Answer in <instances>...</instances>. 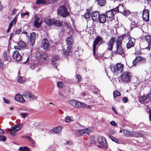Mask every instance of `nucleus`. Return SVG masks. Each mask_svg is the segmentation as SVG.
I'll return each instance as SVG.
<instances>
[{
	"instance_id": "412c9836",
	"label": "nucleus",
	"mask_w": 151,
	"mask_h": 151,
	"mask_svg": "<svg viewBox=\"0 0 151 151\" xmlns=\"http://www.w3.org/2000/svg\"><path fill=\"white\" fill-rule=\"evenodd\" d=\"M15 99L16 101L21 103H24L25 102V100L22 96L19 94H17L15 96Z\"/></svg>"
},
{
	"instance_id": "e433bc0d",
	"label": "nucleus",
	"mask_w": 151,
	"mask_h": 151,
	"mask_svg": "<svg viewBox=\"0 0 151 151\" xmlns=\"http://www.w3.org/2000/svg\"><path fill=\"white\" fill-rule=\"evenodd\" d=\"M121 94L120 93L119 91H114L113 92L114 97L115 98L116 97L120 96Z\"/></svg>"
},
{
	"instance_id": "4be33fe9",
	"label": "nucleus",
	"mask_w": 151,
	"mask_h": 151,
	"mask_svg": "<svg viewBox=\"0 0 151 151\" xmlns=\"http://www.w3.org/2000/svg\"><path fill=\"white\" fill-rule=\"evenodd\" d=\"M2 58L4 61H8L10 59L8 51H4L3 53Z\"/></svg>"
},
{
	"instance_id": "a19ab883",
	"label": "nucleus",
	"mask_w": 151,
	"mask_h": 151,
	"mask_svg": "<svg viewBox=\"0 0 151 151\" xmlns=\"http://www.w3.org/2000/svg\"><path fill=\"white\" fill-rule=\"evenodd\" d=\"M36 3L37 4H45L46 3V1L45 0H37Z\"/></svg>"
},
{
	"instance_id": "e2e57ef3",
	"label": "nucleus",
	"mask_w": 151,
	"mask_h": 151,
	"mask_svg": "<svg viewBox=\"0 0 151 151\" xmlns=\"http://www.w3.org/2000/svg\"><path fill=\"white\" fill-rule=\"evenodd\" d=\"M22 32V30L21 29H19L17 30L16 31L15 33V34H19V33H20Z\"/></svg>"
},
{
	"instance_id": "72a5a7b5",
	"label": "nucleus",
	"mask_w": 151,
	"mask_h": 151,
	"mask_svg": "<svg viewBox=\"0 0 151 151\" xmlns=\"http://www.w3.org/2000/svg\"><path fill=\"white\" fill-rule=\"evenodd\" d=\"M18 45L19 47L21 48H24L26 46L25 43L21 41H20L19 42Z\"/></svg>"
},
{
	"instance_id": "de8ad7c7",
	"label": "nucleus",
	"mask_w": 151,
	"mask_h": 151,
	"mask_svg": "<svg viewBox=\"0 0 151 151\" xmlns=\"http://www.w3.org/2000/svg\"><path fill=\"white\" fill-rule=\"evenodd\" d=\"M18 81L20 83H22L25 82V80L22 77H20L18 78Z\"/></svg>"
},
{
	"instance_id": "c756f323",
	"label": "nucleus",
	"mask_w": 151,
	"mask_h": 151,
	"mask_svg": "<svg viewBox=\"0 0 151 151\" xmlns=\"http://www.w3.org/2000/svg\"><path fill=\"white\" fill-rule=\"evenodd\" d=\"M46 23L49 26H50L52 24H54V19H50L48 18L45 20Z\"/></svg>"
},
{
	"instance_id": "3c124183",
	"label": "nucleus",
	"mask_w": 151,
	"mask_h": 151,
	"mask_svg": "<svg viewBox=\"0 0 151 151\" xmlns=\"http://www.w3.org/2000/svg\"><path fill=\"white\" fill-rule=\"evenodd\" d=\"M3 99L4 102V103L7 104H9L10 103L11 101H10L6 99L5 97H4Z\"/></svg>"
},
{
	"instance_id": "13d9d810",
	"label": "nucleus",
	"mask_w": 151,
	"mask_h": 151,
	"mask_svg": "<svg viewBox=\"0 0 151 151\" xmlns=\"http://www.w3.org/2000/svg\"><path fill=\"white\" fill-rule=\"evenodd\" d=\"M111 124L113 126H116L117 124L114 121H112L110 122Z\"/></svg>"
},
{
	"instance_id": "8fccbe9b",
	"label": "nucleus",
	"mask_w": 151,
	"mask_h": 151,
	"mask_svg": "<svg viewBox=\"0 0 151 151\" xmlns=\"http://www.w3.org/2000/svg\"><path fill=\"white\" fill-rule=\"evenodd\" d=\"M111 10L112 11H113V12H115V13H116V12H119L118 6L114 9H111Z\"/></svg>"
},
{
	"instance_id": "09e8293b",
	"label": "nucleus",
	"mask_w": 151,
	"mask_h": 151,
	"mask_svg": "<svg viewBox=\"0 0 151 151\" xmlns=\"http://www.w3.org/2000/svg\"><path fill=\"white\" fill-rule=\"evenodd\" d=\"M139 61H137V58L133 61V65L134 66H135Z\"/></svg>"
},
{
	"instance_id": "f3484780",
	"label": "nucleus",
	"mask_w": 151,
	"mask_h": 151,
	"mask_svg": "<svg viewBox=\"0 0 151 151\" xmlns=\"http://www.w3.org/2000/svg\"><path fill=\"white\" fill-rule=\"evenodd\" d=\"M105 15L107 18L111 19V20L114 18V13L111 10L106 12Z\"/></svg>"
},
{
	"instance_id": "aec40b11",
	"label": "nucleus",
	"mask_w": 151,
	"mask_h": 151,
	"mask_svg": "<svg viewBox=\"0 0 151 151\" xmlns=\"http://www.w3.org/2000/svg\"><path fill=\"white\" fill-rule=\"evenodd\" d=\"M62 129V127L60 126L55 127L51 130V132L53 134H59L61 132Z\"/></svg>"
},
{
	"instance_id": "7c9ffc66",
	"label": "nucleus",
	"mask_w": 151,
	"mask_h": 151,
	"mask_svg": "<svg viewBox=\"0 0 151 151\" xmlns=\"http://www.w3.org/2000/svg\"><path fill=\"white\" fill-rule=\"evenodd\" d=\"M118 8L119 12L122 14L125 9V7L124 6V5L123 4L120 5L118 6Z\"/></svg>"
},
{
	"instance_id": "7ed1b4c3",
	"label": "nucleus",
	"mask_w": 151,
	"mask_h": 151,
	"mask_svg": "<svg viewBox=\"0 0 151 151\" xmlns=\"http://www.w3.org/2000/svg\"><path fill=\"white\" fill-rule=\"evenodd\" d=\"M139 101L142 103H147L151 101V88L150 93L146 96H140L139 98Z\"/></svg>"
},
{
	"instance_id": "49530a36",
	"label": "nucleus",
	"mask_w": 151,
	"mask_h": 151,
	"mask_svg": "<svg viewBox=\"0 0 151 151\" xmlns=\"http://www.w3.org/2000/svg\"><path fill=\"white\" fill-rule=\"evenodd\" d=\"M130 14V12L128 10H124V12L122 13V14L126 16H127Z\"/></svg>"
},
{
	"instance_id": "c03bdc74",
	"label": "nucleus",
	"mask_w": 151,
	"mask_h": 151,
	"mask_svg": "<svg viewBox=\"0 0 151 151\" xmlns=\"http://www.w3.org/2000/svg\"><path fill=\"white\" fill-rule=\"evenodd\" d=\"M109 137L110 138V139L112 140L113 141H114V142H118V140L115 138L113 136H112L111 135H109Z\"/></svg>"
},
{
	"instance_id": "1a4fd4ad",
	"label": "nucleus",
	"mask_w": 151,
	"mask_h": 151,
	"mask_svg": "<svg viewBox=\"0 0 151 151\" xmlns=\"http://www.w3.org/2000/svg\"><path fill=\"white\" fill-rule=\"evenodd\" d=\"M12 56V58L17 61H19L22 60L21 56L17 51H15L13 52Z\"/></svg>"
},
{
	"instance_id": "ddd939ff",
	"label": "nucleus",
	"mask_w": 151,
	"mask_h": 151,
	"mask_svg": "<svg viewBox=\"0 0 151 151\" xmlns=\"http://www.w3.org/2000/svg\"><path fill=\"white\" fill-rule=\"evenodd\" d=\"M21 125L19 124L16 125L13 127H12L11 129V134L12 135H14L15 132L20 129Z\"/></svg>"
},
{
	"instance_id": "69168bd1",
	"label": "nucleus",
	"mask_w": 151,
	"mask_h": 151,
	"mask_svg": "<svg viewBox=\"0 0 151 151\" xmlns=\"http://www.w3.org/2000/svg\"><path fill=\"white\" fill-rule=\"evenodd\" d=\"M149 119L150 121H151V110H149Z\"/></svg>"
},
{
	"instance_id": "0e129e2a",
	"label": "nucleus",
	"mask_w": 151,
	"mask_h": 151,
	"mask_svg": "<svg viewBox=\"0 0 151 151\" xmlns=\"http://www.w3.org/2000/svg\"><path fill=\"white\" fill-rule=\"evenodd\" d=\"M17 11V10L16 9H14L12 11V15H14L16 13V12Z\"/></svg>"
},
{
	"instance_id": "c9c22d12",
	"label": "nucleus",
	"mask_w": 151,
	"mask_h": 151,
	"mask_svg": "<svg viewBox=\"0 0 151 151\" xmlns=\"http://www.w3.org/2000/svg\"><path fill=\"white\" fill-rule=\"evenodd\" d=\"M137 61H139L142 63H145L146 60L145 58L141 56H138L137 57Z\"/></svg>"
},
{
	"instance_id": "c85d7f7f",
	"label": "nucleus",
	"mask_w": 151,
	"mask_h": 151,
	"mask_svg": "<svg viewBox=\"0 0 151 151\" xmlns=\"http://www.w3.org/2000/svg\"><path fill=\"white\" fill-rule=\"evenodd\" d=\"M124 134L127 137H129L132 136L133 131H129V130L124 129L123 131Z\"/></svg>"
},
{
	"instance_id": "f704fd0d",
	"label": "nucleus",
	"mask_w": 151,
	"mask_h": 151,
	"mask_svg": "<svg viewBox=\"0 0 151 151\" xmlns=\"http://www.w3.org/2000/svg\"><path fill=\"white\" fill-rule=\"evenodd\" d=\"M71 48H69L67 47V50H64L63 52L65 55V56H67L70 53V49Z\"/></svg>"
},
{
	"instance_id": "774afa93",
	"label": "nucleus",
	"mask_w": 151,
	"mask_h": 151,
	"mask_svg": "<svg viewBox=\"0 0 151 151\" xmlns=\"http://www.w3.org/2000/svg\"><path fill=\"white\" fill-rule=\"evenodd\" d=\"M14 23L13 22V21H11L10 23L9 27L11 28V27H12V26L13 25V24Z\"/></svg>"
},
{
	"instance_id": "a878e982",
	"label": "nucleus",
	"mask_w": 151,
	"mask_h": 151,
	"mask_svg": "<svg viewBox=\"0 0 151 151\" xmlns=\"http://www.w3.org/2000/svg\"><path fill=\"white\" fill-rule=\"evenodd\" d=\"M91 131V130L90 129L87 128L79 130V132L80 134L82 135L85 134H88Z\"/></svg>"
},
{
	"instance_id": "6e6d98bb",
	"label": "nucleus",
	"mask_w": 151,
	"mask_h": 151,
	"mask_svg": "<svg viewBox=\"0 0 151 151\" xmlns=\"http://www.w3.org/2000/svg\"><path fill=\"white\" fill-rule=\"evenodd\" d=\"M76 78L78 81H81L82 78L80 74H78L76 76Z\"/></svg>"
},
{
	"instance_id": "f257e3e1",
	"label": "nucleus",
	"mask_w": 151,
	"mask_h": 151,
	"mask_svg": "<svg viewBox=\"0 0 151 151\" xmlns=\"http://www.w3.org/2000/svg\"><path fill=\"white\" fill-rule=\"evenodd\" d=\"M122 35L119 37L116 40V53H117L120 55L124 54V52L122 46V40L124 37Z\"/></svg>"
},
{
	"instance_id": "6ab92c4d",
	"label": "nucleus",
	"mask_w": 151,
	"mask_h": 151,
	"mask_svg": "<svg viewBox=\"0 0 151 151\" xmlns=\"http://www.w3.org/2000/svg\"><path fill=\"white\" fill-rule=\"evenodd\" d=\"M68 47L71 48L73 44V39L71 37H68L66 40Z\"/></svg>"
},
{
	"instance_id": "39448f33",
	"label": "nucleus",
	"mask_w": 151,
	"mask_h": 151,
	"mask_svg": "<svg viewBox=\"0 0 151 151\" xmlns=\"http://www.w3.org/2000/svg\"><path fill=\"white\" fill-rule=\"evenodd\" d=\"M103 41L102 38L100 37H98L94 41L93 44V55L94 56L96 55V47L98 44L100 42H101Z\"/></svg>"
},
{
	"instance_id": "052dcab7",
	"label": "nucleus",
	"mask_w": 151,
	"mask_h": 151,
	"mask_svg": "<svg viewBox=\"0 0 151 151\" xmlns=\"http://www.w3.org/2000/svg\"><path fill=\"white\" fill-rule=\"evenodd\" d=\"M133 23V24L132 23V24H131L130 26L131 28L134 27L136 26V25L137 24V23L135 21Z\"/></svg>"
},
{
	"instance_id": "9d476101",
	"label": "nucleus",
	"mask_w": 151,
	"mask_h": 151,
	"mask_svg": "<svg viewBox=\"0 0 151 151\" xmlns=\"http://www.w3.org/2000/svg\"><path fill=\"white\" fill-rule=\"evenodd\" d=\"M100 15L99 13L97 11L94 12L92 13L91 16L92 20L94 22H98Z\"/></svg>"
},
{
	"instance_id": "bf43d9fd",
	"label": "nucleus",
	"mask_w": 151,
	"mask_h": 151,
	"mask_svg": "<svg viewBox=\"0 0 151 151\" xmlns=\"http://www.w3.org/2000/svg\"><path fill=\"white\" fill-rule=\"evenodd\" d=\"M128 99L126 97H124L123 98V101L124 103H126L128 102Z\"/></svg>"
},
{
	"instance_id": "864d4df0",
	"label": "nucleus",
	"mask_w": 151,
	"mask_h": 151,
	"mask_svg": "<svg viewBox=\"0 0 151 151\" xmlns=\"http://www.w3.org/2000/svg\"><path fill=\"white\" fill-rule=\"evenodd\" d=\"M0 140L2 141H5L6 140V138L3 135H1L0 136Z\"/></svg>"
},
{
	"instance_id": "338daca9",
	"label": "nucleus",
	"mask_w": 151,
	"mask_h": 151,
	"mask_svg": "<svg viewBox=\"0 0 151 151\" xmlns=\"http://www.w3.org/2000/svg\"><path fill=\"white\" fill-rule=\"evenodd\" d=\"M71 143H72V142L71 141H67L65 142V145H67L69 144H70V145H71Z\"/></svg>"
},
{
	"instance_id": "bb28decb",
	"label": "nucleus",
	"mask_w": 151,
	"mask_h": 151,
	"mask_svg": "<svg viewBox=\"0 0 151 151\" xmlns=\"http://www.w3.org/2000/svg\"><path fill=\"white\" fill-rule=\"evenodd\" d=\"M145 40L148 43V46L147 47V49L150 50L149 46L151 44V36L149 35L146 36L145 37Z\"/></svg>"
},
{
	"instance_id": "20e7f679",
	"label": "nucleus",
	"mask_w": 151,
	"mask_h": 151,
	"mask_svg": "<svg viewBox=\"0 0 151 151\" xmlns=\"http://www.w3.org/2000/svg\"><path fill=\"white\" fill-rule=\"evenodd\" d=\"M58 13L63 17H66L69 15L68 12L66 7L63 6H60L58 10Z\"/></svg>"
},
{
	"instance_id": "58836bf2",
	"label": "nucleus",
	"mask_w": 151,
	"mask_h": 151,
	"mask_svg": "<svg viewBox=\"0 0 151 151\" xmlns=\"http://www.w3.org/2000/svg\"><path fill=\"white\" fill-rule=\"evenodd\" d=\"M53 24L56 25L58 26H60L62 25V23L59 20H54V22Z\"/></svg>"
},
{
	"instance_id": "423d86ee",
	"label": "nucleus",
	"mask_w": 151,
	"mask_h": 151,
	"mask_svg": "<svg viewBox=\"0 0 151 151\" xmlns=\"http://www.w3.org/2000/svg\"><path fill=\"white\" fill-rule=\"evenodd\" d=\"M23 95L26 99L33 100L37 98L29 91H24L23 92Z\"/></svg>"
},
{
	"instance_id": "393cba45",
	"label": "nucleus",
	"mask_w": 151,
	"mask_h": 151,
	"mask_svg": "<svg viewBox=\"0 0 151 151\" xmlns=\"http://www.w3.org/2000/svg\"><path fill=\"white\" fill-rule=\"evenodd\" d=\"M106 20V16L105 15L103 14L100 15L98 19V21L100 23H104Z\"/></svg>"
},
{
	"instance_id": "b1692460",
	"label": "nucleus",
	"mask_w": 151,
	"mask_h": 151,
	"mask_svg": "<svg viewBox=\"0 0 151 151\" xmlns=\"http://www.w3.org/2000/svg\"><path fill=\"white\" fill-rule=\"evenodd\" d=\"M30 37L31 44L33 45L35 43V40L36 37L35 34L34 32H32L30 35Z\"/></svg>"
},
{
	"instance_id": "f8f14e48",
	"label": "nucleus",
	"mask_w": 151,
	"mask_h": 151,
	"mask_svg": "<svg viewBox=\"0 0 151 151\" xmlns=\"http://www.w3.org/2000/svg\"><path fill=\"white\" fill-rule=\"evenodd\" d=\"M50 45V43L47 39L45 38L42 40L41 47L43 49H47L49 47Z\"/></svg>"
},
{
	"instance_id": "680f3d73",
	"label": "nucleus",
	"mask_w": 151,
	"mask_h": 151,
	"mask_svg": "<svg viewBox=\"0 0 151 151\" xmlns=\"http://www.w3.org/2000/svg\"><path fill=\"white\" fill-rule=\"evenodd\" d=\"M17 16H16L13 19V20L12 21H13V22L14 23V24L16 23V21L17 19Z\"/></svg>"
},
{
	"instance_id": "9b49d317",
	"label": "nucleus",
	"mask_w": 151,
	"mask_h": 151,
	"mask_svg": "<svg viewBox=\"0 0 151 151\" xmlns=\"http://www.w3.org/2000/svg\"><path fill=\"white\" fill-rule=\"evenodd\" d=\"M70 103L73 106L76 108H81V102L76 100L72 99L70 101Z\"/></svg>"
},
{
	"instance_id": "473e14b6",
	"label": "nucleus",
	"mask_w": 151,
	"mask_h": 151,
	"mask_svg": "<svg viewBox=\"0 0 151 151\" xmlns=\"http://www.w3.org/2000/svg\"><path fill=\"white\" fill-rule=\"evenodd\" d=\"M59 58V57L58 55L54 56L52 59V63L53 65H55V61L58 60Z\"/></svg>"
},
{
	"instance_id": "79ce46f5",
	"label": "nucleus",
	"mask_w": 151,
	"mask_h": 151,
	"mask_svg": "<svg viewBox=\"0 0 151 151\" xmlns=\"http://www.w3.org/2000/svg\"><path fill=\"white\" fill-rule=\"evenodd\" d=\"M98 4L101 6H103L106 3L105 0H100L98 1Z\"/></svg>"
},
{
	"instance_id": "f03ea898",
	"label": "nucleus",
	"mask_w": 151,
	"mask_h": 151,
	"mask_svg": "<svg viewBox=\"0 0 151 151\" xmlns=\"http://www.w3.org/2000/svg\"><path fill=\"white\" fill-rule=\"evenodd\" d=\"M124 65L121 63H117L115 65L111 66V70L114 75H118L123 71Z\"/></svg>"
},
{
	"instance_id": "ea45409f",
	"label": "nucleus",
	"mask_w": 151,
	"mask_h": 151,
	"mask_svg": "<svg viewBox=\"0 0 151 151\" xmlns=\"http://www.w3.org/2000/svg\"><path fill=\"white\" fill-rule=\"evenodd\" d=\"M81 108L83 107H85L88 109H90L91 108V106L88 105H87L84 103L81 102Z\"/></svg>"
},
{
	"instance_id": "4c0bfd02",
	"label": "nucleus",
	"mask_w": 151,
	"mask_h": 151,
	"mask_svg": "<svg viewBox=\"0 0 151 151\" xmlns=\"http://www.w3.org/2000/svg\"><path fill=\"white\" fill-rule=\"evenodd\" d=\"M90 16V10H88L87 11L86 13L84 14V17L86 19H88Z\"/></svg>"
},
{
	"instance_id": "4d7b16f0",
	"label": "nucleus",
	"mask_w": 151,
	"mask_h": 151,
	"mask_svg": "<svg viewBox=\"0 0 151 151\" xmlns=\"http://www.w3.org/2000/svg\"><path fill=\"white\" fill-rule=\"evenodd\" d=\"M63 83L61 82H59L57 83V86L59 88H62L63 86Z\"/></svg>"
},
{
	"instance_id": "a18cd8bd",
	"label": "nucleus",
	"mask_w": 151,
	"mask_h": 151,
	"mask_svg": "<svg viewBox=\"0 0 151 151\" xmlns=\"http://www.w3.org/2000/svg\"><path fill=\"white\" fill-rule=\"evenodd\" d=\"M133 83L138 85L139 83V81L138 80V78L137 77L134 78L133 80Z\"/></svg>"
},
{
	"instance_id": "dca6fc26",
	"label": "nucleus",
	"mask_w": 151,
	"mask_h": 151,
	"mask_svg": "<svg viewBox=\"0 0 151 151\" xmlns=\"http://www.w3.org/2000/svg\"><path fill=\"white\" fill-rule=\"evenodd\" d=\"M149 12L147 9H145L143 11V18L144 20L148 21L149 20Z\"/></svg>"
},
{
	"instance_id": "2eb2a0df",
	"label": "nucleus",
	"mask_w": 151,
	"mask_h": 151,
	"mask_svg": "<svg viewBox=\"0 0 151 151\" xmlns=\"http://www.w3.org/2000/svg\"><path fill=\"white\" fill-rule=\"evenodd\" d=\"M98 142L101 145L104 146H106L107 143L105 137H100L98 139Z\"/></svg>"
},
{
	"instance_id": "0eeeda50",
	"label": "nucleus",
	"mask_w": 151,
	"mask_h": 151,
	"mask_svg": "<svg viewBox=\"0 0 151 151\" xmlns=\"http://www.w3.org/2000/svg\"><path fill=\"white\" fill-rule=\"evenodd\" d=\"M121 76L122 80L124 82L129 81L130 78L131 77V73L128 72L123 73L121 75Z\"/></svg>"
},
{
	"instance_id": "5fc2aeb1",
	"label": "nucleus",
	"mask_w": 151,
	"mask_h": 151,
	"mask_svg": "<svg viewBox=\"0 0 151 151\" xmlns=\"http://www.w3.org/2000/svg\"><path fill=\"white\" fill-rule=\"evenodd\" d=\"M71 121V119L70 116H67L65 119V122H69Z\"/></svg>"
},
{
	"instance_id": "a211bd4d",
	"label": "nucleus",
	"mask_w": 151,
	"mask_h": 151,
	"mask_svg": "<svg viewBox=\"0 0 151 151\" xmlns=\"http://www.w3.org/2000/svg\"><path fill=\"white\" fill-rule=\"evenodd\" d=\"M37 57L39 58L41 62H43L46 59V54L45 53H43L42 54H40V53H37Z\"/></svg>"
},
{
	"instance_id": "6e6552de",
	"label": "nucleus",
	"mask_w": 151,
	"mask_h": 151,
	"mask_svg": "<svg viewBox=\"0 0 151 151\" xmlns=\"http://www.w3.org/2000/svg\"><path fill=\"white\" fill-rule=\"evenodd\" d=\"M115 38L114 37H111L109 41L107 43L108 45L107 50L111 51L112 50L113 45L115 42Z\"/></svg>"
},
{
	"instance_id": "37998d69",
	"label": "nucleus",
	"mask_w": 151,
	"mask_h": 151,
	"mask_svg": "<svg viewBox=\"0 0 151 151\" xmlns=\"http://www.w3.org/2000/svg\"><path fill=\"white\" fill-rule=\"evenodd\" d=\"M21 16L23 18H24L25 16H27V17H26V18H27L29 17V13L28 12H26L24 13H22L21 14Z\"/></svg>"
},
{
	"instance_id": "5701e85b",
	"label": "nucleus",
	"mask_w": 151,
	"mask_h": 151,
	"mask_svg": "<svg viewBox=\"0 0 151 151\" xmlns=\"http://www.w3.org/2000/svg\"><path fill=\"white\" fill-rule=\"evenodd\" d=\"M42 21L37 17H36L35 18L34 21V26L37 27H40L42 23Z\"/></svg>"
},
{
	"instance_id": "2f4dec72",
	"label": "nucleus",
	"mask_w": 151,
	"mask_h": 151,
	"mask_svg": "<svg viewBox=\"0 0 151 151\" xmlns=\"http://www.w3.org/2000/svg\"><path fill=\"white\" fill-rule=\"evenodd\" d=\"M19 150L20 151H30V149L26 146L20 147L19 149Z\"/></svg>"
},
{
	"instance_id": "603ef678",
	"label": "nucleus",
	"mask_w": 151,
	"mask_h": 151,
	"mask_svg": "<svg viewBox=\"0 0 151 151\" xmlns=\"http://www.w3.org/2000/svg\"><path fill=\"white\" fill-rule=\"evenodd\" d=\"M28 115V114L26 113H21L20 115L23 118H25Z\"/></svg>"
},
{
	"instance_id": "cd10ccee",
	"label": "nucleus",
	"mask_w": 151,
	"mask_h": 151,
	"mask_svg": "<svg viewBox=\"0 0 151 151\" xmlns=\"http://www.w3.org/2000/svg\"><path fill=\"white\" fill-rule=\"evenodd\" d=\"M143 136V134L142 132H140L133 131L132 136L135 137H141Z\"/></svg>"
},
{
	"instance_id": "4468645a",
	"label": "nucleus",
	"mask_w": 151,
	"mask_h": 151,
	"mask_svg": "<svg viewBox=\"0 0 151 151\" xmlns=\"http://www.w3.org/2000/svg\"><path fill=\"white\" fill-rule=\"evenodd\" d=\"M128 39L129 42L127 44V47L128 48H130L134 46L135 40L132 37H129Z\"/></svg>"
}]
</instances>
